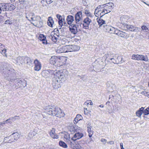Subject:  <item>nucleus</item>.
Here are the masks:
<instances>
[{"instance_id": "nucleus-12", "label": "nucleus", "mask_w": 149, "mask_h": 149, "mask_svg": "<svg viewBox=\"0 0 149 149\" xmlns=\"http://www.w3.org/2000/svg\"><path fill=\"white\" fill-rule=\"evenodd\" d=\"M114 34L117 35L119 36L126 39L128 38L129 37L127 33L118 30H116Z\"/></svg>"}, {"instance_id": "nucleus-62", "label": "nucleus", "mask_w": 149, "mask_h": 149, "mask_svg": "<svg viewBox=\"0 0 149 149\" xmlns=\"http://www.w3.org/2000/svg\"><path fill=\"white\" fill-rule=\"evenodd\" d=\"M43 118H45L46 117V115H45L44 114L43 115Z\"/></svg>"}, {"instance_id": "nucleus-60", "label": "nucleus", "mask_w": 149, "mask_h": 149, "mask_svg": "<svg viewBox=\"0 0 149 149\" xmlns=\"http://www.w3.org/2000/svg\"><path fill=\"white\" fill-rule=\"evenodd\" d=\"M110 103V102H107L106 103V104L107 105H109V104Z\"/></svg>"}, {"instance_id": "nucleus-50", "label": "nucleus", "mask_w": 149, "mask_h": 149, "mask_svg": "<svg viewBox=\"0 0 149 149\" xmlns=\"http://www.w3.org/2000/svg\"><path fill=\"white\" fill-rule=\"evenodd\" d=\"M5 24H11L12 22L9 20H7L5 21Z\"/></svg>"}, {"instance_id": "nucleus-63", "label": "nucleus", "mask_w": 149, "mask_h": 149, "mask_svg": "<svg viewBox=\"0 0 149 149\" xmlns=\"http://www.w3.org/2000/svg\"><path fill=\"white\" fill-rule=\"evenodd\" d=\"M11 72H12V70H13V71H14V70L13 69L12 70V69H11Z\"/></svg>"}, {"instance_id": "nucleus-3", "label": "nucleus", "mask_w": 149, "mask_h": 149, "mask_svg": "<svg viewBox=\"0 0 149 149\" xmlns=\"http://www.w3.org/2000/svg\"><path fill=\"white\" fill-rule=\"evenodd\" d=\"M17 62H19L22 65H30L33 64V59H30L28 57L23 56L19 57Z\"/></svg>"}, {"instance_id": "nucleus-21", "label": "nucleus", "mask_w": 149, "mask_h": 149, "mask_svg": "<svg viewBox=\"0 0 149 149\" xmlns=\"http://www.w3.org/2000/svg\"><path fill=\"white\" fill-rule=\"evenodd\" d=\"M105 56L107 58H108L109 59L111 60L113 59L114 60L115 58L118 56L117 54H112L111 53L106 54Z\"/></svg>"}, {"instance_id": "nucleus-37", "label": "nucleus", "mask_w": 149, "mask_h": 149, "mask_svg": "<svg viewBox=\"0 0 149 149\" xmlns=\"http://www.w3.org/2000/svg\"><path fill=\"white\" fill-rule=\"evenodd\" d=\"M70 132H71L72 134H73L75 132V129L73 126H70L69 128Z\"/></svg>"}, {"instance_id": "nucleus-32", "label": "nucleus", "mask_w": 149, "mask_h": 149, "mask_svg": "<svg viewBox=\"0 0 149 149\" xmlns=\"http://www.w3.org/2000/svg\"><path fill=\"white\" fill-rule=\"evenodd\" d=\"M11 138V136H10L9 137H5L4 138V141L5 143H10L14 141L13 139H12L11 140H10V139Z\"/></svg>"}, {"instance_id": "nucleus-2", "label": "nucleus", "mask_w": 149, "mask_h": 149, "mask_svg": "<svg viewBox=\"0 0 149 149\" xmlns=\"http://www.w3.org/2000/svg\"><path fill=\"white\" fill-rule=\"evenodd\" d=\"M47 113L49 115L61 118L65 116V114L60 108L58 107H54L53 106L49 105L45 107Z\"/></svg>"}, {"instance_id": "nucleus-27", "label": "nucleus", "mask_w": 149, "mask_h": 149, "mask_svg": "<svg viewBox=\"0 0 149 149\" xmlns=\"http://www.w3.org/2000/svg\"><path fill=\"white\" fill-rule=\"evenodd\" d=\"M57 59V58L56 56L52 57L50 60V63L51 65H54L56 64Z\"/></svg>"}, {"instance_id": "nucleus-15", "label": "nucleus", "mask_w": 149, "mask_h": 149, "mask_svg": "<svg viewBox=\"0 0 149 149\" xmlns=\"http://www.w3.org/2000/svg\"><path fill=\"white\" fill-rule=\"evenodd\" d=\"M102 5H99L97 6V8L95 9V11L94 14L97 17H98L100 16V14H101V12L103 8Z\"/></svg>"}, {"instance_id": "nucleus-39", "label": "nucleus", "mask_w": 149, "mask_h": 149, "mask_svg": "<svg viewBox=\"0 0 149 149\" xmlns=\"http://www.w3.org/2000/svg\"><path fill=\"white\" fill-rule=\"evenodd\" d=\"M42 25L43 22H42V21H39V23L37 24L36 25H35V26L39 27H41L42 26Z\"/></svg>"}, {"instance_id": "nucleus-44", "label": "nucleus", "mask_w": 149, "mask_h": 149, "mask_svg": "<svg viewBox=\"0 0 149 149\" xmlns=\"http://www.w3.org/2000/svg\"><path fill=\"white\" fill-rule=\"evenodd\" d=\"M35 65H41L40 62L37 59H36L34 61Z\"/></svg>"}, {"instance_id": "nucleus-28", "label": "nucleus", "mask_w": 149, "mask_h": 149, "mask_svg": "<svg viewBox=\"0 0 149 149\" xmlns=\"http://www.w3.org/2000/svg\"><path fill=\"white\" fill-rule=\"evenodd\" d=\"M8 4L4 3H0V8L1 10V11L2 10L3 11H5L6 10V8L8 6Z\"/></svg>"}, {"instance_id": "nucleus-16", "label": "nucleus", "mask_w": 149, "mask_h": 149, "mask_svg": "<svg viewBox=\"0 0 149 149\" xmlns=\"http://www.w3.org/2000/svg\"><path fill=\"white\" fill-rule=\"evenodd\" d=\"M83 136L82 133L79 132L76 133L75 134L74 136L71 138V140L73 141H75L78 139H80Z\"/></svg>"}, {"instance_id": "nucleus-61", "label": "nucleus", "mask_w": 149, "mask_h": 149, "mask_svg": "<svg viewBox=\"0 0 149 149\" xmlns=\"http://www.w3.org/2000/svg\"><path fill=\"white\" fill-rule=\"evenodd\" d=\"M143 2V3H145V4H146V5H148V6H149V4H147V3H146V2Z\"/></svg>"}, {"instance_id": "nucleus-36", "label": "nucleus", "mask_w": 149, "mask_h": 149, "mask_svg": "<svg viewBox=\"0 0 149 149\" xmlns=\"http://www.w3.org/2000/svg\"><path fill=\"white\" fill-rule=\"evenodd\" d=\"M59 144L60 146L64 148H66L67 147L66 144L63 141H60L59 142Z\"/></svg>"}, {"instance_id": "nucleus-43", "label": "nucleus", "mask_w": 149, "mask_h": 149, "mask_svg": "<svg viewBox=\"0 0 149 149\" xmlns=\"http://www.w3.org/2000/svg\"><path fill=\"white\" fill-rule=\"evenodd\" d=\"M46 37L43 34L40 35L39 37V39L41 41L45 39H46Z\"/></svg>"}, {"instance_id": "nucleus-53", "label": "nucleus", "mask_w": 149, "mask_h": 149, "mask_svg": "<svg viewBox=\"0 0 149 149\" xmlns=\"http://www.w3.org/2000/svg\"><path fill=\"white\" fill-rule=\"evenodd\" d=\"M3 47H4V45L0 43V52H1V50H2Z\"/></svg>"}, {"instance_id": "nucleus-48", "label": "nucleus", "mask_w": 149, "mask_h": 149, "mask_svg": "<svg viewBox=\"0 0 149 149\" xmlns=\"http://www.w3.org/2000/svg\"><path fill=\"white\" fill-rule=\"evenodd\" d=\"M87 127L88 129H92V127L91 126V123H88L87 125Z\"/></svg>"}, {"instance_id": "nucleus-5", "label": "nucleus", "mask_w": 149, "mask_h": 149, "mask_svg": "<svg viewBox=\"0 0 149 149\" xmlns=\"http://www.w3.org/2000/svg\"><path fill=\"white\" fill-rule=\"evenodd\" d=\"M102 5L103 6L102 7L104 10H106V13H108L110 12L112 10V7L113 4V3L109 2Z\"/></svg>"}, {"instance_id": "nucleus-23", "label": "nucleus", "mask_w": 149, "mask_h": 149, "mask_svg": "<svg viewBox=\"0 0 149 149\" xmlns=\"http://www.w3.org/2000/svg\"><path fill=\"white\" fill-rule=\"evenodd\" d=\"M41 17L40 16L36 15H34V16H33L30 20L29 21L31 23L33 24V25L35 26V24L32 22L33 21H38L39 20V19H40Z\"/></svg>"}, {"instance_id": "nucleus-19", "label": "nucleus", "mask_w": 149, "mask_h": 149, "mask_svg": "<svg viewBox=\"0 0 149 149\" xmlns=\"http://www.w3.org/2000/svg\"><path fill=\"white\" fill-rule=\"evenodd\" d=\"M58 37V36L54 32H52L51 33L50 35L49 36V38L52 39L53 42H55L57 40V37Z\"/></svg>"}, {"instance_id": "nucleus-34", "label": "nucleus", "mask_w": 149, "mask_h": 149, "mask_svg": "<svg viewBox=\"0 0 149 149\" xmlns=\"http://www.w3.org/2000/svg\"><path fill=\"white\" fill-rule=\"evenodd\" d=\"M47 22V24L50 27H52L54 22L52 19L51 18L49 17V19L48 20Z\"/></svg>"}, {"instance_id": "nucleus-7", "label": "nucleus", "mask_w": 149, "mask_h": 149, "mask_svg": "<svg viewBox=\"0 0 149 149\" xmlns=\"http://www.w3.org/2000/svg\"><path fill=\"white\" fill-rule=\"evenodd\" d=\"M124 28V29H128L131 31L138 32L139 31L138 28L130 25H125Z\"/></svg>"}, {"instance_id": "nucleus-25", "label": "nucleus", "mask_w": 149, "mask_h": 149, "mask_svg": "<svg viewBox=\"0 0 149 149\" xmlns=\"http://www.w3.org/2000/svg\"><path fill=\"white\" fill-rule=\"evenodd\" d=\"M34 13L32 12L26 13V17L29 21L31 18L34 16Z\"/></svg>"}, {"instance_id": "nucleus-57", "label": "nucleus", "mask_w": 149, "mask_h": 149, "mask_svg": "<svg viewBox=\"0 0 149 149\" xmlns=\"http://www.w3.org/2000/svg\"><path fill=\"white\" fill-rule=\"evenodd\" d=\"M120 148H122V147H123V143H120Z\"/></svg>"}, {"instance_id": "nucleus-35", "label": "nucleus", "mask_w": 149, "mask_h": 149, "mask_svg": "<svg viewBox=\"0 0 149 149\" xmlns=\"http://www.w3.org/2000/svg\"><path fill=\"white\" fill-rule=\"evenodd\" d=\"M53 0H46V2H45V3H47V4H50L51 3H52L53 2ZM45 2L44 1H42L41 2V3H42L43 4L42 5L43 6H47V4H44V3H45Z\"/></svg>"}, {"instance_id": "nucleus-14", "label": "nucleus", "mask_w": 149, "mask_h": 149, "mask_svg": "<svg viewBox=\"0 0 149 149\" xmlns=\"http://www.w3.org/2000/svg\"><path fill=\"white\" fill-rule=\"evenodd\" d=\"M84 23L83 26L86 29H88V26L91 22V20L88 17H86L84 19L83 21Z\"/></svg>"}, {"instance_id": "nucleus-54", "label": "nucleus", "mask_w": 149, "mask_h": 149, "mask_svg": "<svg viewBox=\"0 0 149 149\" xmlns=\"http://www.w3.org/2000/svg\"><path fill=\"white\" fill-rule=\"evenodd\" d=\"M142 94L146 96H147L148 95V94H147L148 93L146 92V91H145L142 92Z\"/></svg>"}, {"instance_id": "nucleus-20", "label": "nucleus", "mask_w": 149, "mask_h": 149, "mask_svg": "<svg viewBox=\"0 0 149 149\" xmlns=\"http://www.w3.org/2000/svg\"><path fill=\"white\" fill-rule=\"evenodd\" d=\"M66 21L68 24L70 25L73 24L72 23L74 21V17L72 15H69L67 17Z\"/></svg>"}, {"instance_id": "nucleus-51", "label": "nucleus", "mask_w": 149, "mask_h": 149, "mask_svg": "<svg viewBox=\"0 0 149 149\" xmlns=\"http://www.w3.org/2000/svg\"><path fill=\"white\" fill-rule=\"evenodd\" d=\"M101 141L102 142H103V143L105 144L107 142V140L106 139H101Z\"/></svg>"}, {"instance_id": "nucleus-33", "label": "nucleus", "mask_w": 149, "mask_h": 149, "mask_svg": "<svg viewBox=\"0 0 149 149\" xmlns=\"http://www.w3.org/2000/svg\"><path fill=\"white\" fill-rule=\"evenodd\" d=\"M97 22L98 23V24L99 26H101L102 25L105 24V21H104L102 19H98V18H97Z\"/></svg>"}, {"instance_id": "nucleus-26", "label": "nucleus", "mask_w": 149, "mask_h": 149, "mask_svg": "<svg viewBox=\"0 0 149 149\" xmlns=\"http://www.w3.org/2000/svg\"><path fill=\"white\" fill-rule=\"evenodd\" d=\"M82 117L80 115H77L73 121L74 123L75 124H77L79 121L82 120Z\"/></svg>"}, {"instance_id": "nucleus-29", "label": "nucleus", "mask_w": 149, "mask_h": 149, "mask_svg": "<svg viewBox=\"0 0 149 149\" xmlns=\"http://www.w3.org/2000/svg\"><path fill=\"white\" fill-rule=\"evenodd\" d=\"M84 13L87 16L89 17H93L94 16L93 14L90 12L89 10H85Z\"/></svg>"}, {"instance_id": "nucleus-11", "label": "nucleus", "mask_w": 149, "mask_h": 149, "mask_svg": "<svg viewBox=\"0 0 149 149\" xmlns=\"http://www.w3.org/2000/svg\"><path fill=\"white\" fill-rule=\"evenodd\" d=\"M55 72L53 70H45L42 72V75L45 78L50 77L52 74L53 73L54 74Z\"/></svg>"}, {"instance_id": "nucleus-30", "label": "nucleus", "mask_w": 149, "mask_h": 149, "mask_svg": "<svg viewBox=\"0 0 149 149\" xmlns=\"http://www.w3.org/2000/svg\"><path fill=\"white\" fill-rule=\"evenodd\" d=\"M11 137H13V139L14 141L15 140H17L18 139L20 136V135L17 133L16 132L10 136Z\"/></svg>"}, {"instance_id": "nucleus-56", "label": "nucleus", "mask_w": 149, "mask_h": 149, "mask_svg": "<svg viewBox=\"0 0 149 149\" xmlns=\"http://www.w3.org/2000/svg\"><path fill=\"white\" fill-rule=\"evenodd\" d=\"M4 68L3 66H1L0 67V70L2 71L3 70H4Z\"/></svg>"}, {"instance_id": "nucleus-38", "label": "nucleus", "mask_w": 149, "mask_h": 149, "mask_svg": "<svg viewBox=\"0 0 149 149\" xmlns=\"http://www.w3.org/2000/svg\"><path fill=\"white\" fill-rule=\"evenodd\" d=\"M88 136L89 137L91 138L93 133V131L92 129H88Z\"/></svg>"}, {"instance_id": "nucleus-9", "label": "nucleus", "mask_w": 149, "mask_h": 149, "mask_svg": "<svg viewBox=\"0 0 149 149\" xmlns=\"http://www.w3.org/2000/svg\"><path fill=\"white\" fill-rule=\"evenodd\" d=\"M103 26V29L106 32L111 33H114L116 30L114 27L105 24H104Z\"/></svg>"}, {"instance_id": "nucleus-6", "label": "nucleus", "mask_w": 149, "mask_h": 149, "mask_svg": "<svg viewBox=\"0 0 149 149\" xmlns=\"http://www.w3.org/2000/svg\"><path fill=\"white\" fill-rule=\"evenodd\" d=\"M56 17L58 20V23L59 25V27H60V29L62 27V26L63 25V24L65 26L66 24L65 22L64 17H62V16L59 14L56 15Z\"/></svg>"}, {"instance_id": "nucleus-17", "label": "nucleus", "mask_w": 149, "mask_h": 149, "mask_svg": "<svg viewBox=\"0 0 149 149\" xmlns=\"http://www.w3.org/2000/svg\"><path fill=\"white\" fill-rule=\"evenodd\" d=\"M75 141L72 142L70 141V144L71 147L74 149H79L81 148V146L78 143L74 142Z\"/></svg>"}, {"instance_id": "nucleus-47", "label": "nucleus", "mask_w": 149, "mask_h": 149, "mask_svg": "<svg viewBox=\"0 0 149 149\" xmlns=\"http://www.w3.org/2000/svg\"><path fill=\"white\" fill-rule=\"evenodd\" d=\"M141 28L143 30L145 31L146 32H147L148 31V29L147 27L145 26H141Z\"/></svg>"}, {"instance_id": "nucleus-64", "label": "nucleus", "mask_w": 149, "mask_h": 149, "mask_svg": "<svg viewBox=\"0 0 149 149\" xmlns=\"http://www.w3.org/2000/svg\"><path fill=\"white\" fill-rule=\"evenodd\" d=\"M121 149H124V148L123 147L121 148Z\"/></svg>"}, {"instance_id": "nucleus-45", "label": "nucleus", "mask_w": 149, "mask_h": 149, "mask_svg": "<svg viewBox=\"0 0 149 149\" xmlns=\"http://www.w3.org/2000/svg\"><path fill=\"white\" fill-rule=\"evenodd\" d=\"M101 13V14H100V16L101 17H102L105 14L107 13H106V10H104V9H103V8L102 9V10Z\"/></svg>"}, {"instance_id": "nucleus-58", "label": "nucleus", "mask_w": 149, "mask_h": 149, "mask_svg": "<svg viewBox=\"0 0 149 149\" xmlns=\"http://www.w3.org/2000/svg\"><path fill=\"white\" fill-rule=\"evenodd\" d=\"M110 142H112V144H113L114 143V142H113L112 141H109L108 142H107V143H110Z\"/></svg>"}, {"instance_id": "nucleus-22", "label": "nucleus", "mask_w": 149, "mask_h": 149, "mask_svg": "<svg viewBox=\"0 0 149 149\" xmlns=\"http://www.w3.org/2000/svg\"><path fill=\"white\" fill-rule=\"evenodd\" d=\"M50 135L51 137L53 139H58V136L57 135L55 132V130L52 129L49 132Z\"/></svg>"}, {"instance_id": "nucleus-13", "label": "nucleus", "mask_w": 149, "mask_h": 149, "mask_svg": "<svg viewBox=\"0 0 149 149\" xmlns=\"http://www.w3.org/2000/svg\"><path fill=\"white\" fill-rule=\"evenodd\" d=\"M77 25L74 24L70 25L69 27V30L72 33L75 34L77 33Z\"/></svg>"}, {"instance_id": "nucleus-46", "label": "nucleus", "mask_w": 149, "mask_h": 149, "mask_svg": "<svg viewBox=\"0 0 149 149\" xmlns=\"http://www.w3.org/2000/svg\"><path fill=\"white\" fill-rule=\"evenodd\" d=\"M41 68V66H35L34 68L35 70L38 71Z\"/></svg>"}, {"instance_id": "nucleus-42", "label": "nucleus", "mask_w": 149, "mask_h": 149, "mask_svg": "<svg viewBox=\"0 0 149 149\" xmlns=\"http://www.w3.org/2000/svg\"><path fill=\"white\" fill-rule=\"evenodd\" d=\"M143 114L145 116L149 114V108H147L145 110H144Z\"/></svg>"}, {"instance_id": "nucleus-4", "label": "nucleus", "mask_w": 149, "mask_h": 149, "mask_svg": "<svg viewBox=\"0 0 149 149\" xmlns=\"http://www.w3.org/2000/svg\"><path fill=\"white\" fill-rule=\"evenodd\" d=\"M132 58L134 60H142L145 61H148V58L147 56H144L142 55L133 54L132 56Z\"/></svg>"}, {"instance_id": "nucleus-55", "label": "nucleus", "mask_w": 149, "mask_h": 149, "mask_svg": "<svg viewBox=\"0 0 149 149\" xmlns=\"http://www.w3.org/2000/svg\"><path fill=\"white\" fill-rule=\"evenodd\" d=\"M42 43L44 44H47V40H46V39H45V40H43L42 41Z\"/></svg>"}, {"instance_id": "nucleus-41", "label": "nucleus", "mask_w": 149, "mask_h": 149, "mask_svg": "<svg viewBox=\"0 0 149 149\" xmlns=\"http://www.w3.org/2000/svg\"><path fill=\"white\" fill-rule=\"evenodd\" d=\"M6 49L4 47L3 48L2 50H1V53L4 56H6Z\"/></svg>"}, {"instance_id": "nucleus-24", "label": "nucleus", "mask_w": 149, "mask_h": 149, "mask_svg": "<svg viewBox=\"0 0 149 149\" xmlns=\"http://www.w3.org/2000/svg\"><path fill=\"white\" fill-rule=\"evenodd\" d=\"M144 109V108L142 107L137 111L136 112V116L139 117L141 118L142 114L143 113Z\"/></svg>"}, {"instance_id": "nucleus-18", "label": "nucleus", "mask_w": 149, "mask_h": 149, "mask_svg": "<svg viewBox=\"0 0 149 149\" xmlns=\"http://www.w3.org/2000/svg\"><path fill=\"white\" fill-rule=\"evenodd\" d=\"M130 17L127 15H124L120 17V20L121 22V23L124 27L125 24H127L125 23L127 22V20L129 19Z\"/></svg>"}, {"instance_id": "nucleus-49", "label": "nucleus", "mask_w": 149, "mask_h": 149, "mask_svg": "<svg viewBox=\"0 0 149 149\" xmlns=\"http://www.w3.org/2000/svg\"><path fill=\"white\" fill-rule=\"evenodd\" d=\"M90 112V111L87 110V109H85L84 110V112L85 114H88Z\"/></svg>"}, {"instance_id": "nucleus-1", "label": "nucleus", "mask_w": 149, "mask_h": 149, "mask_svg": "<svg viewBox=\"0 0 149 149\" xmlns=\"http://www.w3.org/2000/svg\"><path fill=\"white\" fill-rule=\"evenodd\" d=\"M68 72L66 70H58L56 72L53 74L52 84L54 89H58L61 87V81H64L67 76Z\"/></svg>"}, {"instance_id": "nucleus-40", "label": "nucleus", "mask_w": 149, "mask_h": 149, "mask_svg": "<svg viewBox=\"0 0 149 149\" xmlns=\"http://www.w3.org/2000/svg\"><path fill=\"white\" fill-rule=\"evenodd\" d=\"M93 103L91 100H87L84 103V104L88 106V105H93Z\"/></svg>"}, {"instance_id": "nucleus-59", "label": "nucleus", "mask_w": 149, "mask_h": 149, "mask_svg": "<svg viewBox=\"0 0 149 149\" xmlns=\"http://www.w3.org/2000/svg\"><path fill=\"white\" fill-rule=\"evenodd\" d=\"M99 107H103L104 106L103 105H100L99 106Z\"/></svg>"}, {"instance_id": "nucleus-31", "label": "nucleus", "mask_w": 149, "mask_h": 149, "mask_svg": "<svg viewBox=\"0 0 149 149\" xmlns=\"http://www.w3.org/2000/svg\"><path fill=\"white\" fill-rule=\"evenodd\" d=\"M59 50V52L61 53L67 52L66 46H63L60 47Z\"/></svg>"}, {"instance_id": "nucleus-8", "label": "nucleus", "mask_w": 149, "mask_h": 149, "mask_svg": "<svg viewBox=\"0 0 149 149\" xmlns=\"http://www.w3.org/2000/svg\"><path fill=\"white\" fill-rule=\"evenodd\" d=\"M67 52L78 50L79 48L78 46L75 45H66Z\"/></svg>"}, {"instance_id": "nucleus-52", "label": "nucleus", "mask_w": 149, "mask_h": 149, "mask_svg": "<svg viewBox=\"0 0 149 149\" xmlns=\"http://www.w3.org/2000/svg\"><path fill=\"white\" fill-rule=\"evenodd\" d=\"M5 70H6L5 71H4L3 72H5V73L6 74V73H7L8 74H9L10 73V70H8V69H5Z\"/></svg>"}, {"instance_id": "nucleus-10", "label": "nucleus", "mask_w": 149, "mask_h": 149, "mask_svg": "<svg viewBox=\"0 0 149 149\" xmlns=\"http://www.w3.org/2000/svg\"><path fill=\"white\" fill-rule=\"evenodd\" d=\"M82 13L81 11L77 12L75 15V22L76 24H79V22L82 19Z\"/></svg>"}]
</instances>
